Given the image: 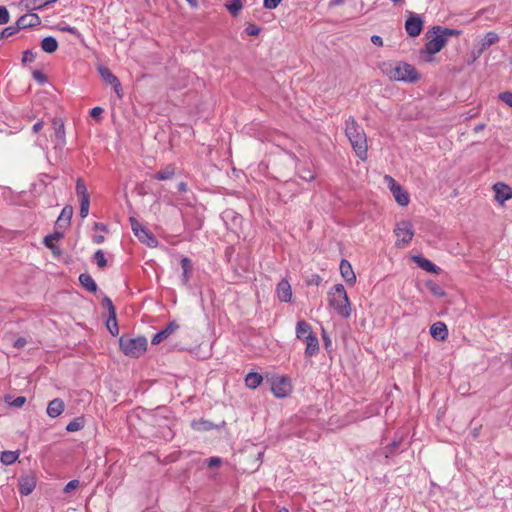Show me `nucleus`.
Returning a JSON list of instances; mask_svg holds the SVG:
<instances>
[{"instance_id": "obj_60", "label": "nucleus", "mask_w": 512, "mask_h": 512, "mask_svg": "<svg viewBox=\"0 0 512 512\" xmlns=\"http://www.w3.org/2000/svg\"><path fill=\"white\" fill-rule=\"evenodd\" d=\"M323 340L326 347L331 344V340L326 336V333L323 331Z\"/></svg>"}, {"instance_id": "obj_59", "label": "nucleus", "mask_w": 512, "mask_h": 512, "mask_svg": "<svg viewBox=\"0 0 512 512\" xmlns=\"http://www.w3.org/2000/svg\"><path fill=\"white\" fill-rule=\"evenodd\" d=\"M104 236L103 235H95L93 238L94 243L101 244L104 242Z\"/></svg>"}, {"instance_id": "obj_51", "label": "nucleus", "mask_w": 512, "mask_h": 512, "mask_svg": "<svg viewBox=\"0 0 512 512\" xmlns=\"http://www.w3.org/2000/svg\"><path fill=\"white\" fill-rule=\"evenodd\" d=\"M103 109L101 107H94L90 111V116L95 119H99L103 113Z\"/></svg>"}, {"instance_id": "obj_61", "label": "nucleus", "mask_w": 512, "mask_h": 512, "mask_svg": "<svg viewBox=\"0 0 512 512\" xmlns=\"http://www.w3.org/2000/svg\"><path fill=\"white\" fill-rule=\"evenodd\" d=\"M192 8L198 7V0H186Z\"/></svg>"}, {"instance_id": "obj_43", "label": "nucleus", "mask_w": 512, "mask_h": 512, "mask_svg": "<svg viewBox=\"0 0 512 512\" xmlns=\"http://www.w3.org/2000/svg\"><path fill=\"white\" fill-rule=\"evenodd\" d=\"M245 31L249 36H257L259 35L261 29L255 24L248 23L245 28Z\"/></svg>"}, {"instance_id": "obj_17", "label": "nucleus", "mask_w": 512, "mask_h": 512, "mask_svg": "<svg viewBox=\"0 0 512 512\" xmlns=\"http://www.w3.org/2000/svg\"><path fill=\"white\" fill-rule=\"evenodd\" d=\"M176 174V167L174 164H167L161 170L152 175V178L158 181H165L172 179Z\"/></svg>"}, {"instance_id": "obj_57", "label": "nucleus", "mask_w": 512, "mask_h": 512, "mask_svg": "<svg viewBox=\"0 0 512 512\" xmlns=\"http://www.w3.org/2000/svg\"><path fill=\"white\" fill-rule=\"evenodd\" d=\"M177 188H178L179 192H186L188 190V186H187V184L185 182H180L177 185Z\"/></svg>"}, {"instance_id": "obj_4", "label": "nucleus", "mask_w": 512, "mask_h": 512, "mask_svg": "<svg viewBox=\"0 0 512 512\" xmlns=\"http://www.w3.org/2000/svg\"><path fill=\"white\" fill-rule=\"evenodd\" d=\"M121 351L129 357L138 358L147 350V340L144 337L130 338L122 336L120 338Z\"/></svg>"}, {"instance_id": "obj_62", "label": "nucleus", "mask_w": 512, "mask_h": 512, "mask_svg": "<svg viewBox=\"0 0 512 512\" xmlns=\"http://www.w3.org/2000/svg\"><path fill=\"white\" fill-rule=\"evenodd\" d=\"M484 127H485L484 124H479V125L475 126L474 132L478 133V132L482 131L484 129Z\"/></svg>"}, {"instance_id": "obj_25", "label": "nucleus", "mask_w": 512, "mask_h": 512, "mask_svg": "<svg viewBox=\"0 0 512 512\" xmlns=\"http://www.w3.org/2000/svg\"><path fill=\"white\" fill-rule=\"evenodd\" d=\"M57 1L58 0H23V3L25 7L30 10H39L44 8L48 4H52Z\"/></svg>"}, {"instance_id": "obj_13", "label": "nucleus", "mask_w": 512, "mask_h": 512, "mask_svg": "<svg viewBox=\"0 0 512 512\" xmlns=\"http://www.w3.org/2000/svg\"><path fill=\"white\" fill-rule=\"evenodd\" d=\"M339 269L341 276L347 282V284L354 285L356 283V275L354 273L351 263L348 260L342 259L340 262Z\"/></svg>"}, {"instance_id": "obj_48", "label": "nucleus", "mask_w": 512, "mask_h": 512, "mask_svg": "<svg viewBox=\"0 0 512 512\" xmlns=\"http://www.w3.org/2000/svg\"><path fill=\"white\" fill-rule=\"evenodd\" d=\"M501 101L512 107V93L511 92H503L499 95Z\"/></svg>"}, {"instance_id": "obj_38", "label": "nucleus", "mask_w": 512, "mask_h": 512, "mask_svg": "<svg viewBox=\"0 0 512 512\" xmlns=\"http://www.w3.org/2000/svg\"><path fill=\"white\" fill-rule=\"evenodd\" d=\"M83 428V422L81 419L77 418L68 423L66 426V430L68 432H76Z\"/></svg>"}, {"instance_id": "obj_49", "label": "nucleus", "mask_w": 512, "mask_h": 512, "mask_svg": "<svg viewBox=\"0 0 512 512\" xmlns=\"http://www.w3.org/2000/svg\"><path fill=\"white\" fill-rule=\"evenodd\" d=\"M25 403L26 398L24 396H18L10 404L14 407H22Z\"/></svg>"}, {"instance_id": "obj_39", "label": "nucleus", "mask_w": 512, "mask_h": 512, "mask_svg": "<svg viewBox=\"0 0 512 512\" xmlns=\"http://www.w3.org/2000/svg\"><path fill=\"white\" fill-rule=\"evenodd\" d=\"M428 288L429 291L437 297H443L445 295L444 289L436 283H429Z\"/></svg>"}, {"instance_id": "obj_30", "label": "nucleus", "mask_w": 512, "mask_h": 512, "mask_svg": "<svg viewBox=\"0 0 512 512\" xmlns=\"http://www.w3.org/2000/svg\"><path fill=\"white\" fill-rule=\"evenodd\" d=\"M53 124L55 126V137L60 145L65 144V129L64 124L61 122V120H54Z\"/></svg>"}, {"instance_id": "obj_20", "label": "nucleus", "mask_w": 512, "mask_h": 512, "mask_svg": "<svg viewBox=\"0 0 512 512\" xmlns=\"http://www.w3.org/2000/svg\"><path fill=\"white\" fill-rule=\"evenodd\" d=\"M177 328L178 325L175 322H170L165 329L154 335V337L152 338V343L159 344L164 339H166L170 334H172Z\"/></svg>"}, {"instance_id": "obj_3", "label": "nucleus", "mask_w": 512, "mask_h": 512, "mask_svg": "<svg viewBox=\"0 0 512 512\" xmlns=\"http://www.w3.org/2000/svg\"><path fill=\"white\" fill-rule=\"evenodd\" d=\"M330 305L343 318L350 317L351 307L346 290L342 284L334 285L329 293Z\"/></svg>"}, {"instance_id": "obj_5", "label": "nucleus", "mask_w": 512, "mask_h": 512, "mask_svg": "<svg viewBox=\"0 0 512 512\" xmlns=\"http://www.w3.org/2000/svg\"><path fill=\"white\" fill-rule=\"evenodd\" d=\"M394 233L396 236L395 245L399 248H404L408 246L413 239V226L409 221H401L397 223Z\"/></svg>"}, {"instance_id": "obj_52", "label": "nucleus", "mask_w": 512, "mask_h": 512, "mask_svg": "<svg viewBox=\"0 0 512 512\" xmlns=\"http://www.w3.org/2000/svg\"><path fill=\"white\" fill-rule=\"evenodd\" d=\"M106 325H107V328L109 329V331L113 335L118 334V332H119L118 322H106Z\"/></svg>"}, {"instance_id": "obj_19", "label": "nucleus", "mask_w": 512, "mask_h": 512, "mask_svg": "<svg viewBox=\"0 0 512 512\" xmlns=\"http://www.w3.org/2000/svg\"><path fill=\"white\" fill-rule=\"evenodd\" d=\"M306 343L305 355L307 357H313L319 352V342L316 334L309 337L304 341Z\"/></svg>"}, {"instance_id": "obj_16", "label": "nucleus", "mask_w": 512, "mask_h": 512, "mask_svg": "<svg viewBox=\"0 0 512 512\" xmlns=\"http://www.w3.org/2000/svg\"><path fill=\"white\" fill-rule=\"evenodd\" d=\"M65 409V404L62 399L55 398L49 402L47 406V414L51 418L60 416Z\"/></svg>"}, {"instance_id": "obj_29", "label": "nucleus", "mask_w": 512, "mask_h": 512, "mask_svg": "<svg viewBox=\"0 0 512 512\" xmlns=\"http://www.w3.org/2000/svg\"><path fill=\"white\" fill-rule=\"evenodd\" d=\"M73 214V209L71 206H66L62 209L60 216L57 219V225L62 227L64 225H69L71 217Z\"/></svg>"}, {"instance_id": "obj_35", "label": "nucleus", "mask_w": 512, "mask_h": 512, "mask_svg": "<svg viewBox=\"0 0 512 512\" xmlns=\"http://www.w3.org/2000/svg\"><path fill=\"white\" fill-rule=\"evenodd\" d=\"M243 5L241 0H231L229 4H226V8L233 16H237Z\"/></svg>"}, {"instance_id": "obj_24", "label": "nucleus", "mask_w": 512, "mask_h": 512, "mask_svg": "<svg viewBox=\"0 0 512 512\" xmlns=\"http://www.w3.org/2000/svg\"><path fill=\"white\" fill-rule=\"evenodd\" d=\"M263 382V377L259 373L250 372L245 377V385L249 389H256Z\"/></svg>"}, {"instance_id": "obj_50", "label": "nucleus", "mask_w": 512, "mask_h": 512, "mask_svg": "<svg viewBox=\"0 0 512 512\" xmlns=\"http://www.w3.org/2000/svg\"><path fill=\"white\" fill-rule=\"evenodd\" d=\"M281 0H264V7L267 9H275Z\"/></svg>"}, {"instance_id": "obj_40", "label": "nucleus", "mask_w": 512, "mask_h": 512, "mask_svg": "<svg viewBox=\"0 0 512 512\" xmlns=\"http://www.w3.org/2000/svg\"><path fill=\"white\" fill-rule=\"evenodd\" d=\"M90 199L80 200V216L86 218L89 213Z\"/></svg>"}, {"instance_id": "obj_46", "label": "nucleus", "mask_w": 512, "mask_h": 512, "mask_svg": "<svg viewBox=\"0 0 512 512\" xmlns=\"http://www.w3.org/2000/svg\"><path fill=\"white\" fill-rule=\"evenodd\" d=\"M9 13H8V10L3 7V6H0V24H6L9 22Z\"/></svg>"}, {"instance_id": "obj_33", "label": "nucleus", "mask_w": 512, "mask_h": 512, "mask_svg": "<svg viewBox=\"0 0 512 512\" xmlns=\"http://www.w3.org/2000/svg\"><path fill=\"white\" fill-rule=\"evenodd\" d=\"M76 194L78 195L80 200L90 199L87 187L81 178H78L76 181Z\"/></svg>"}, {"instance_id": "obj_47", "label": "nucleus", "mask_w": 512, "mask_h": 512, "mask_svg": "<svg viewBox=\"0 0 512 512\" xmlns=\"http://www.w3.org/2000/svg\"><path fill=\"white\" fill-rule=\"evenodd\" d=\"M59 30L62 31V32H67V33H70L72 35H75L78 38L81 37L80 32L75 27L61 26V27H59Z\"/></svg>"}, {"instance_id": "obj_18", "label": "nucleus", "mask_w": 512, "mask_h": 512, "mask_svg": "<svg viewBox=\"0 0 512 512\" xmlns=\"http://www.w3.org/2000/svg\"><path fill=\"white\" fill-rule=\"evenodd\" d=\"M430 333L436 340H445L448 336V329L445 325V322H434L430 328Z\"/></svg>"}, {"instance_id": "obj_31", "label": "nucleus", "mask_w": 512, "mask_h": 512, "mask_svg": "<svg viewBox=\"0 0 512 512\" xmlns=\"http://www.w3.org/2000/svg\"><path fill=\"white\" fill-rule=\"evenodd\" d=\"M181 267L183 269V275H182L183 282L185 284H187L189 282L190 272L192 270V264L188 257H183L181 259Z\"/></svg>"}, {"instance_id": "obj_11", "label": "nucleus", "mask_w": 512, "mask_h": 512, "mask_svg": "<svg viewBox=\"0 0 512 512\" xmlns=\"http://www.w3.org/2000/svg\"><path fill=\"white\" fill-rule=\"evenodd\" d=\"M276 296L281 302H290L293 296L291 284L287 279H282L275 289Z\"/></svg>"}, {"instance_id": "obj_14", "label": "nucleus", "mask_w": 512, "mask_h": 512, "mask_svg": "<svg viewBox=\"0 0 512 512\" xmlns=\"http://www.w3.org/2000/svg\"><path fill=\"white\" fill-rule=\"evenodd\" d=\"M446 39L444 36L437 34L434 38L425 44V50L428 54H436L445 46Z\"/></svg>"}, {"instance_id": "obj_12", "label": "nucleus", "mask_w": 512, "mask_h": 512, "mask_svg": "<svg viewBox=\"0 0 512 512\" xmlns=\"http://www.w3.org/2000/svg\"><path fill=\"white\" fill-rule=\"evenodd\" d=\"M423 29V21L419 16H410L405 22V30L411 37L420 35Z\"/></svg>"}, {"instance_id": "obj_58", "label": "nucleus", "mask_w": 512, "mask_h": 512, "mask_svg": "<svg viewBox=\"0 0 512 512\" xmlns=\"http://www.w3.org/2000/svg\"><path fill=\"white\" fill-rule=\"evenodd\" d=\"M42 127H43V122H42V121H39V122H37V123H35V124L33 125L32 129H33V131H34L35 133H37V132H39V131L42 129Z\"/></svg>"}, {"instance_id": "obj_55", "label": "nucleus", "mask_w": 512, "mask_h": 512, "mask_svg": "<svg viewBox=\"0 0 512 512\" xmlns=\"http://www.w3.org/2000/svg\"><path fill=\"white\" fill-rule=\"evenodd\" d=\"M371 42L377 46H382L383 45V40L380 36L378 35H373L371 37Z\"/></svg>"}, {"instance_id": "obj_6", "label": "nucleus", "mask_w": 512, "mask_h": 512, "mask_svg": "<svg viewBox=\"0 0 512 512\" xmlns=\"http://www.w3.org/2000/svg\"><path fill=\"white\" fill-rule=\"evenodd\" d=\"M293 386L287 376H276L271 380V390L275 397L285 398L292 392Z\"/></svg>"}, {"instance_id": "obj_64", "label": "nucleus", "mask_w": 512, "mask_h": 512, "mask_svg": "<svg viewBox=\"0 0 512 512\" xmlns=\"http://www.w3.org/2000/svg\"><path fill=\"white\" fill-rule=\"evenodd\" d=\"M277 512H289V510L287 508L283 507V508L278 509Z\"/></svg>"}, {"instance_id": "obj_22", "label": "nucleus", "mask_w": 512, "mask_h": 512, "mask_svg": "<svg viewBox=\"0 0 512 512\" xmlns=\"http://www.w3.org/2000/svg\"><path fill=\"white\" fill-rule=\"evenodd\" d=\"M36 483L32 477H23L19 481V492L22 495H29L35 488Z\"/></svg>"}, {"instance_id": "obj_1", "label": "nucleus", "mask_w": 512, "mask_h": 512, "mask_svg": "<svg viewBox=\"0 0 512 512\" xmlns=\"http://www.w3.org/2000/svg\"><path fill=\"white\" fill-rule=\"evenodd\" d=\"M345 134L355 154L360 160L365 161L368 156L367 136L363 127L353 117L346 120Z\"/></svg>"}, {"instance_id": "obj_37", "label": "nucleus", "mask_w": 512, "mask_h": 512, "mask_svg": "<svg viewBox=\"0 0 512 512\" xmlns=\"http://www.w3.org/2000/svg\"><path fill=\"white\" fill-rule=\"evenodd\" d=\"M433 29L437 30V32H440L439 35L444 36L446 40L449 36H459L461 33L459 30L449 28L441 29L440 27H434Z\"/></svg>"}, {"instance_id": "obj_45", "label": "nucleus", "mask_w": 512, "mask_h": 512, "mask_svg": "<svg viewBox=\"0 0 512 512\" xmlns=\"http://www.w3.org/2000/svg\"><path fill=\"white\" fill-rule=\"evenodd\" d=\"M78 486H79V481H78V480H71V481H69V482L65 485V487H64V489H63V491H64L65 493H70L71 491H73V490L77 489V488H78Z\"/></svg>"}, {"instance_id": "obj_27", "label": "nucleus", "mask_w": 512, "mask_h": 512, "mask_svg": "<svg viewBox=\"0 0 512 512\" xmlns=\"http://www.w3.org/2000/svg\"><path fill=\"white\" fill-rule=\"evenodd\" d=\"M62 238V233L54 232L52 234L47 235L44 238V244L53 251L54 254H59V249L54 245L55 241H58Z\"/></svg>"}, {"instance_id": "obj_2", "label": "nucleus", "mask_w": 512, "mask_h": 512, "mask_svg": "<svg viewBox=\"0 0 512 512\" xmlns=\"http://www.w3.org/2000/svg\"><path fill=\"white\" fill-rule=\"evenodd\" d=\"M382 71L392 81L414 83L420 78L416 68L406 62H388L382 64Z\"/></svg>"}, {"instance_id": "obj_41", "label": "nucleus", "mask_w": 512, "mask_h": 512, "mask_svg": "<svg viewBox=\"0 0 512 512\" xmlns=\"http://www.w3.org/2000/svg\"><path fill=\"white\" fill-rule=\"evenodd\" d=\"M499 40L498 35L494 32H488L485 36L483 46H491Z\"/></svg>"}, {"instance_id": "obj_7", "label": "nucleus", "mask_w": 512, "mask_h": 512, "mask_svg": "<svg viewBox=\"0 0 512 512\" xmlns=\"http://www.w3.org/2000/svg\"><path fill=\"white\" fill-rule=\"evenodd\" d=\"M384 181L385 183H387L391 193L395 198V201L400 206H407L410 202L408 192L399 183H397L396 180L390 175H386L384 177Z\"/></svg>"}, {"instance_id": "obj_9", "label": "nucleus", "mask_w": 512, "mask_h": 512, "mask_svg": "<svg viewBox=\"0 0 512 512\" xmlns=\"http://www.w3.org/2000/svg\"><path fill=\"white\" fill-rule=\"evenodd\" d=\"M98 72L100 74V77L102 80L108 84L111 85L114 91L116 92L117 96L119 98H122V86L119 81V79L112 73V71L104 66L98 67Z\"/></svg>"}, {"instance_id": "obj_34", "label": "nucleus", "mask_w": 512, "mask_h": 512, "mask_svg": "<svg viewBox=\"0 0 512 512\" xmlns=\"http://www.w3.org/2000/svg\"><path fill=\"white\" fill-rule=\"evenodd\" d=\"M102 307L108 311V319L107 320H116L117 316H116L115 307L110 298L105 297L102 300Z\"/></svg>"}, {"instance_id": "obj_32", "label": "nucleus", "mask_w": 512, "mask_h": 512, "mask_svg": "<svg viewBox=\"0 0 512 512\" xmlns=\"http://www.w3.org/2000/svg\"><path fill=\"white\" fill-rule=\"evenodd\" d=\"M19 457V453L15 451H3L1 453V462L5 465L13 464Z\"/></svg>"}, {"instance_id": "obj_10", "label": "nucleus", "mask_w": 512, "mask_h": 512, "mask_svg": "<svg viewBox=\"0 0 512 512\" xmlns=\"http://www.w3.org/2000/svg\"><path fill=\"white\" fill-rule=\"evenodd\" d=\"M492 188L495 193V200L499 204L503 205L505 201L512 199V188L509 185L503 182H497Z\"/></svg>"}, {"instance_id": "obj_54", "label": "nucleus", "mask_w": 512, "mask_h": 512, "mask_svg": "<svg viewBox=\"0 0 512 512\" xmlns=\"http://www.w3.org/2000/svg\"><path fill=\"white\" fill-rule=\"evenodd\" d=\"M33 77H34L37 81H39L40 83H43V82H45V81H46V77H45V75H44L42 72L38 71V70H35V71L33 72Z\"/></svg>"}, {"instance_id": "obj_21", "label": "nucleus", "mask_w": 512, "mask_h": 512, "mask_svg": "<svg viewBox=\"0 0 512 512\" xmlns=\"http://www.w3.org/2000/svg\"><path fill=\"white\" fill-rule=\"evenodd\" d=\"M314 334L315 333H313L311 326L309 325L308 322H298L296 328V335L298 339L305 341Z\"/></svg>"}, {"instance_id": "obj_44", "label": "nucleus", "mask_w": 512, "mask_h": 512, "mask_svg": "<svg viewBox=\"0 0 512 512\" xmlns=\"http://www.w3.org/2000/svg\"><path fill=\"white\" fill-rule=\"evenodd\" d=\"M36 58V54L33 53L32 51L30 50H26L23 52V57H22V62L25 64V63H28V62H33Z\"/></svg>"}, {"instance_id": "obj_63", "label": "nucleus", "mask_w": 512, "mask_h": 512, "mask_svg": "<svg viewBox=\"0 0 512 512\" xmlns=\"http://www.w3.org/2000/svg\"><path fill=\"white\" fill-rule=\"evenodd\" d=\"M94 227H95V229H103V230L105 229V226L101 223H95Z\"/></svg>"}, {"instance_id": "obj_26", "label": "nucleus", "mask_w": 512, "mask_h": 512, "mask_svg": "<svg viewBox=\"0 0 512 512\" xmlns=\"http://www.w3.org/2000/svg\"><path fill=\"white\" fill-rule=\"evenodd\" d=\"M41 48L46 53H53L58 48V42L54 37H45L41 41Z\"/></svg>"}, {"instance_id": "obj_36", "label": "nucleus", "mask_w": 512, "mask_h": 512, "mask_svg": "<svg viewBox=\"0 0 512 512\" xmlns=\"http://www.w3.org/2000/svg\"><path fill=\"white\" fill-rule=\"evenodd\" d=\"M94 260L99 268H104L107 265V260L105 258V254L101 249H99L95 252Z\"/></svg>"}, {"instance_id": "obj_53", "label": "nucleus", "mask_w": 512, "mask_h": 512, "mask_svg": "<svg viewBox=\"0 0 512 512\" xmlns=\"http://www.w3.org/2000/svg\"><path fill=\"white\" fill-rule=\"evenodd\" d=\"M221 464V459L218 457H211L207 461L208 467H216Z\"/></svg>"}, {"instance_id": "obj_56", "label": "nucleus", "mask_w": 512, "mask_h": 512, "mask_svg": "<svg viewBox=\"0 0 512 512\" xmlns=\"http://www.w3.org/2000/svg\"><path fill=\"white\" fill-rule=\"evenodd\" d=\"M26 345V339L25 338H18L15 342H14V346L17 347V348H22Z\"/></svg>"}, {"instance_id": "obj_23", "label": "nucleus", "mask_w": 512, "mask_h": 512, "mask_svg": "<svg viewBox=\"0 0 512 512\" xmlns=\"http://www.w3.org/2000/svg\"><path fill=\"white\" fill-rule=\"evenodd\" d=\"M413 261L423 270L431 273H437L438 268L427 258L422 256H413Z\"/></svg>"}, {"instance_id": "obj_8", "label": "nucleus", "mask_w": 512, "mask_h": 512, "mask_svg": "<svg viewBox=\"0 0 512 512\" xmlns=\"http://www.w3.org/2000/svg\"><path fill=\"white\" fill-rule=\"evenodd\" d=\"M131 227L135 236L143 243H146L150 247H154L157 244L156 238L146 230L135 218H130Z\"/></svg>"}, {"instance_id": "obj_15", "label": "nucleus", "mask_w": 512, "mask_h": 512, "mask_svg": "<svg viewBox=\"0 0 512 512\" xmlns=\"http://www.w3.org/2000/svg\"><path fill=\"white\" fill-rule=\"evenodd\" d=\"M40 22H41V19L37 14L28 13V14L21 16L17 20V25H18V28H20V30H21V29L37 26L40 24Z\"/></svg>"}, {"instance_id": "obj_28", "label": "nucleus", "mask_w": 512, "mask_h": 512, "mask_svg": "<svg viewBox=\"0 0 512 512\" xmlns=\"http://www.w3.org/2000/svg\"><path fill=\"white\" fill-rule=\"evenodd\" d=\"M79 281L81 285L86 288L90 292H96L97 291V285L94 281V279L89 274H81L79 276Z\"/></svg>"}, {"instance_id": "obj_42", "label": "nucleus", "mask_w": 512, "mask_h": 512, "mask_svg": "<svg viewBox=\"0 0 512 512\" xmlns=\"http://www.w3.org/2000/svg\"><path fill=\"white\" fill-rule=\"evenodd\" d=\"M19 30H20V28H18L17 24H16V26L6 27L1 33V38H8V37L14 35L15 33H17Z\"/></svg>"}]
</instances>
